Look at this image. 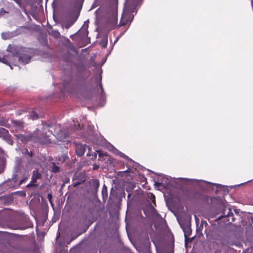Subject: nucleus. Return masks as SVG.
I'll use <instances>...</instances> for the list:
<instances>
[{
	"instance_id": "nucleus-16",
	"label": "nucleus",
	"mask_w": 253,
	"mask_h": 253,
	"mask_svg": "<svg viewBox=\"0 0 253 253\" xmlns=\"http://www.w3.org/2000/svg\"><path fill=\"white\" fill-rule=\"evenodd\" d=\"M78 128H81V126H80V125L79 126H78Z\"/></svg>"
},
{
	"instance_id": "nucleus-14",
	"label": "nucleus",
	"mask_w": 253,
	"mask_h": 253,
	"mask_svg": "<svg viewBox=\"0 0 253 253\" xmlns=\"http://www.w3.org/2000/svg\"><path fill=\"white\" fill-rule=\"evenodd\" d=\"M98 166H96V165H94L93 168L94 169H98Z\"/></svg>"
},
{
	"instance_id": "nucleus-8",
	"label": "nucleus",
	"mask_w": 253,
	"mask_h": 253,
	"mask_svg": "<svg viewBox=\"0 0 253 253\" xmlns=\"http://www.w3.org/2000/svg\"><path fill=\"white\" fill-rule=\"evenodd\" d=\"M30 117L33 119L35 120L38 118V115L34 112H32L31 115H30Z\"/></svg>"
},
{
	"instance_id": "nucleus-3",
	"label": "nucleus",
	"mask_w": 253,
	"mask_h": 253,
	"mask_svg": "<svg viewBox=\"0 0 253 253\" xmlns=\"http://www.w3.org/2000/svg\"><path fill=\"white\" fill-rule=\"evenodd\" d=\"M68 134H65L64 133L61 131L57 134V138L59 141L63 142H69Z\"/></svg>"
},
{
	"instance_id": "nucleus-9",
	"label": "nucleus",
	"mask_w": 253,
	"mask_h": 253,
	"mask_svg": "<svg viewBox=\"0 0 253 253\" xmlns=\"http://www.w3.org/2000/svg\"><path fill=\"white\" fill-rule=\"evenodd\" d=\"M113 149H114V151H113V152H114V153H116V154H120V156H121V157H125V155L124 154L122 153L121 152H118V150H116V149H115V148H113Z\"/></svg>"
},
{
	"instance_id": "nucleus-18",
	"label": "nucleus",
	"mask_w": 253,
	"mask_h": 253,
	"mask_svg": "<svg viewBox=\"0 0 253 253\" xmlns=\"http://www.w3.org/2000/svg\"><path fill=\"white\" fill-rule=\"evenodd\" d=\"M97 152H98L100 154V153L98 151H97Z\"/></svg>"
},
{
	"instance_id": "nucleus-10",
	"label": "nucleus",
	"mask_w": 253,
	"mask_h": 253,
	"mask_svg": "<svg viewBox=\"0 0 253 253\" xmlns=\"http://www.w3.org/2000/svg\"><path fill=\"white\" fill-rule=\"evenodd\" d=\"M14 125H15L18 128H20L21 127V124L19 122H14L13 123Z\"/></svg>"
},
{
	"instance_id": "nucleus-2",
	"label": "nucleus",
	"mask_w": 253,
	"mask_h": 253,
	"mask_svg": "<svg viewBox=\"0 0 253 253\" xmlns=\"http://www.w3.org/2000/svg\"><path fill=\"white\" fill-rule=\"evenodd\" d=\"M86 146L82 144H77L76 145V153L79 156H81L84 154Z\"/></svg>"
},
{
	"instance_id": "nucleus-17",
	"label": "nucleus",
	"mask_w": 253,
	"mask_h": 253,
	"mask_svg": "<svg viewBox=\"0 0 253 253\" xmlns=\"http://www.w3.org/2000/svg\"><path fill=\"white\" fill-rule=\"evenodd\" d=\"M106 42H105V43H104V46H106Z\"/></svg>"
},
{
	"instance_id": "nucleus-4",
	"label": "nucleus",
	"mask_w": 253,
	"mask_h": 253,
	"mask_svg": "<svg viewBox=\"0 0 253 253\" xmlns=\"http://www.w3.org/2000/svg\"><path fill=\"white\" fill-rule=\"evenodd\" d=\"M222 214L224 216H229L230 215L232 216V213L231 212V209L228 207H225L223 210Z\"/></svg>"
},
{
	"instance_id": "nucleus-15",
	"label": "nucleus",
	"mask_w": 253,
	"mask_h": 253,
	"mask_svg": "<svg viewBox=\"0 0 253 253\" xmlns=\"http://www.w3.org/2000/svg\"><path fill=\"white\" fill-rule=\"evenodd\" d=\"M16 3H18V1L17 0H14Z\"/></svg>"
},
{
	"instance_id": "nucleus-12",
	"label": "nucleus",
	"mask_w": 253,
	"mask_h": 253,
	"mask_svg": "<svg viewBox=\"0 0 253 253\" xmlns=\"http://www.w3.org/2000/svg\"><path fill=\"white\" fill-rule=\"evenodd\" d=\"M127 23V22H124V19H122L121 20V22H120V24L121 25H126Z\"/></svg>"
},
{
	"instance_id": "nucleus-5",
	"label": "nucleus",
	"mask_w": 253,
	"mask_h": 253,
	"mask_svg": "<svg viewBox=\"0 0 253 253\" xmlns=\"http://www.w3.org/2000/svg\"><path fill=\"white\" fill-rule=\"evenodd\" d=\"M31 58L29 56L21 57L19 60L24 64H27L30 60Z\"/></svg>"
},
{
	"instance_id": "nucleus-6",
	"label": "nucleus",
	"mask_w": 253,
	"mask_h": 253,
	"mask_svg": "<svg viewBox=\"0 0 253 253\" xmlns=\"http://www.w3.org/2000/svg\"><path fill=\"white\" fill-rule=\"evenodd\" d=\"M40 177V173L38 172L37 171H33V175L32 177V182H35L37 179L39 178Z\"/></svg>"
},
{
	"instance_id": "nucleus-1",
	"label": "nucleus",
	"mask_w": 253,
	"mask_h": 253,
	"mask_svg": "<svg viewBox=\"0 0 253 253\" xmlns=\"http://www.w3.org/2000/svg\"><path fill=\"white\" fill-rule=\"evenodd\" d=\"M108 23L112 27L115 26L117 23V11L116 9L113 11L110 14L108 20Z\"/></svg>"
},
{
	"instance_id": "nucleus-13",
	"label": "nucleus",
	"mask_w": 253,
	"mask_h": 253,
	"mask_svg": "<svg viewBox=\"0 0 253 253\" xmlns=\"http://www.w3.org/2000/svg\"><path fill=\"white\" fill-rule=\"evenodd\" d=\"M42 143H49V142H50V140L49 139H47L45 141H42Z\"/></svg>"
},
{
	"instance_id": "nucleus-7",
	"label": "nucleus",
	"mask_w": 253,
	"mask_h": 253,
	"mask_svg": "<svg viewBox=\"0 0 253 253\" xmlns=\"http://www.w3.org/2000/svg\"><path fill=\"white\" fill-rule=\"evenodd\" d=\"M1 37L3 39L6 40L10 38V35L9 33H2Z\"/></svg>"
},
{
	"instance_id": "nucleus-19",
	"label": "nucleus",
	"mask_w": 253,
	"mask_h": 253,
	"mask_svg": "<svg viewBox=\"0 0 253 253\" xmlns=\"http://www.w3.org/2000/svg\"><path fill=\"white\" fill-rule=\"evenodd\" d=\"M23 182V180H22L21 182H20V183H22Z\"/></svg>"
},
{
	"instance_id": "nucleus-11",
	"label": "nucleus",
	"mask_w": 253,
	"mask_h": 253,
	"mask_svg": "<svg viewBox=\"0 0 253 253\" xmlns=\"http://www.w3.org/2000/svg\"><path fill=\"white\" fill-rule=\"evenodd\" d=\"M59 170V168L57 166H54L53 168V170L54 171V172H57Z\"/></svg>"
}]
</instances>
